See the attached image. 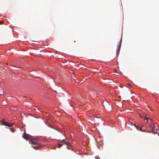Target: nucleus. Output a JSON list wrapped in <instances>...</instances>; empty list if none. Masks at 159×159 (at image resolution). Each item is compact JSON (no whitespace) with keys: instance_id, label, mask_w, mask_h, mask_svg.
Segmentation results:
<instances>
[{"instance_id":"1","label":"nucleus","mask_w":159,"mask_h":159,"mask_svg":"<svg viewBox=\"0 0 159 159\" xmlns=\"http://www.w3.org/2000/svg\"><path fill=\"white\" fill-rule=\"evenodd\" d=\"M157 125L156 124H153L152 123L149 124V127L151 130L152 132L154 134L158 133V132L159 131V130L157 128Z\"/></svg>"},{"instance_id":"2","label":"nucleus","mask_w":159,"mask_h":159,"mask_svg":"<svg viewBox=\"0 0 159 159\" xmlns=\"http://www.w3.org/2000/svg\"><path fill=\"white\" fill-rule=\"evenodd\" d=\"M122 39L121 38L120 42L118 43L117 45V48L116 50V55L118 56L120 52L121 44Z\"/></svg>"},{"instance_id":"3","label":"nucleus","mask_w":159,"mask_h":159,"mask_svg":"<svg viewBox=\"0 0 159 159\" xmlns=\"http://www.w3.org/2000/svg\"><path fill=\"white\" fill-rule=\"evenodd\" d=\"M2 125L5 126H7L8 127H11L13 126L14 124L13 123L9 124L8 123L5 122L4 121L2 120L1 121Z\"/></svg>"},{"instance_id":"4","label":"nucleus","mask_w":159,"mask_h":159,"mask_svg":"<svg viewBox=\"0 0 159 159\" xmlns=\"http://www.w3.org/2000/svg\"><path fill=\"white\" fill-rule=\"evenodd\" d=\"M31 143L34 145H37L39 144V141L37 139H33L30 141Z\"/></svg>"},{"instance_id":"5","label":"nucleus","mask_w":159,"mask_h":159,"mask_svg":"<svg viewBox=\"0 0 159 159\" xmlns=\"http://www.w3.org/2000/svg\"><path fill=\"white\" fill-rule=\"evenodd\" d=\"M23 138L26 140L30 139V136L29 135L25 134V131L24 132V134L23 136Z\"/></svg>"},{"instance_id":"6","label":"nucleus","mask_w":159,"mask_h":159,"mask_svg":"<svg viewBox=\"0 0 159 159\" xmlns=\"http://www.w3.org/2000/svg\"><path fill=\"white\" fill-rule=\"evenodd\" d=\"M61 141V142H63L64 144H65L67 145H70V144L69 143L65 142L64 139H62Z\"/></svg>"},{"instance_id":"7","label":"nucleus","mask_w":159,"mask_h":159,"mask_svg":"<svg viewBox=\"0 0 159 159\" xmlns=\"http://www.w3.org/2000/svg\"><path fill=\"white\" fill-rule=\"evenodd\" d=\"M144 119L145 120H146V122H147V123H148V118L147 116H146L144 118Z\"/></svg>"},{"instance_id":"8","label":"nucleus","mask_w":159,"mask_h":159,"mask_svg":"<svg viewBox=\"0 0 159 159\" xmlns=\"http://www.w3.org/2000/svg\"><path fill=\"white\" fill-rule=\"evenodd\" d=\"M33 148L36 150H37L38 149H39L40 148V147L39 146V147H38V146H37V147H33Z\"/></svg>"},{"instance_id":"9","label":"nucleus","mask_w":159,"mask_h":159,"mask_svg":"<svg viewBox=\"0 0 159 159\" xmlns=\"http://www.w3.org/2000/svg\"><path fill=\"white\" fill-rule=\"evenodd\" d=\"M137 129V130H139V131H143V130H142V128L141 127H139V128H138V129Z\"/></svg>"},{"instance_id":"10","label":"nucleus","mask_w":159,"mask_h":159,"mask_svg":"<svg viewBox=\"0 0 159 159\" xmlns=\"http://www.w3.org/2000/svg\"><path fill=\"white\" fill-rule=\"evenodd\" d=\"M10 129L11 130V131L12 133H14V131H15V129L13 128H10Z\"/></svg>"},{"instance_id":"11","label":"nucleus","mask_w":159,"mask_h":159,"mask_svg":"<svg viewBox=\"0 0 159 159\" xmlns=\"http://www.w3.org/2000/svg\"><path fill=\"white\" fill-rule=\"evenodd\" d=\"M149 120H150V124H151L152 123V124H153V123L152 122V119L151 118H149Z\"/></svg>"},{"instance_id":"12","label":"nucleus","mask_w":159,"mask_h":159,"mask_svg":"<svg viewBox=\"0 0 159 159\" xmlns=\"http://www.w3.org/2000/svg\"><path fill=\"white\" fill-rule=\"evenodd\" d=\"M133 125H134V126L137 129H138V128H139V126H137L135 124H133Z\"/></svg>"},{"instance_id":"13","label":"nucleus","mask_w":159,"mask_h":159,"mask_svg":"<svg viewBox=\"0 0 159 159\" xmlns=\"http://www.w3.org/2000/svg\"><path fill=\"white\" fill-rule=\"evenodd\" d=\"M62 145H63V144H59L58 145V147H61V146H62Z\"/></svg>"},{"instance_id":"14","label":"nucleus","mask_w":159,"mask_h":159,"mask_svg":"<svg viewBox=\"0 0 159 159\" xmlns=\"http://www.w3.org/2000/svg\"><path fill=\"white\" fill-rule=\"evenodd\" d=\"M2 90V91L0 92V94H1V95L3 94L4 93L3 90Z\"/></svg>"},{"instance_id":"15","label":"nucleus","mask_w":159,"mask_h":159,"mask_svg":"<svg viewBox=\"0 0 159 159\" xmlns=\"http://www.w3.org/2000/svg\"><path fill=\"white\" fill-rule=\"evenodd\" d=\"M131 122V121H129V122H130V125H133V124L132 122Z\"/></svg>"},{"instance_id":"16","label":"nucleus","mask_w":159,"mask_h":159,"mask_svg":"<svg viewBox=\"0 0 159 159\" xmlns=\"http://www.w3.org/2000/svg\"><path fill=\"white\" fill-rule=\"evenodd\" d=\"M96 158L97 159H100L99 158H98V157H96Z\"/></svg>"},{"instance_id":"17","label":"nucleus","mask_w":159,"mask_h":159,"mask_svg":"<svg viewBox=\"0 0 159 159\" xmlns=\"http://www.w3.org/2000/svg\"><path fill=\"white\" fill-rule=\"evenodd\" d=\"M59 132L60 133V134H62V133L60 131H59Z\"/></svg>"},{"instance_id":"18","label":"nucleus","mask_w":159,"mask_h":159,"mask_svg":"<svg viewBox=\"0 0 159 159\" xmlns=\"http://www.w3.org/2000/svg\"><path fill=\"white\" fill-rule=\"evenodd\" d=\"M140 117H141V118H142V116H140Z\"/></svg>"}]
</instances>
